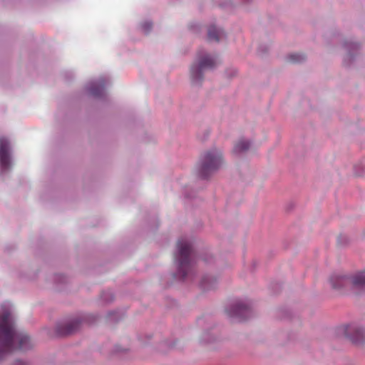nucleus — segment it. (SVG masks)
Wrapping results in <instances>:
<instances>
[{
  "label": "nucleus",
  "instance_id": "nucleus-1",
  "mask_svg": "<svg viewBox=\"0 0 365 365\" xmlns=\"http://www.w3.org/2000/svg\"><path fill=\"white\" fill-rule=\"evenodd\" d=\"M31 339L14 328L11 315L8 309L0 312V359L16 350L29 349Z\"/></svg>",
  "mask_w": 365,
  "mask_h": 365
},
{
  "label": "nucleus",
  "instance_id": "nucleus-2",
  "mask_svg": "<svg viewBox=\"0 0 365 365\" xmlns=\"http://www.w3.org/2000/svg\"><path fill=\"white\" fill-rule=\"evenodd\" d=\"M177 247L178 252L175 254V259L178 262L179 274L184 279L191 269L192 245L188 240L180 239L178 241Z\"/></svg>",
  "mask_w": 365,
  "mask_h": 365
},
{
  "label": "nucleus",
  "instance_id": "nucleus-3",
  "mask_svg": "<svg viewBox=\"0 0 365 365\" xmlns=\"http://www.w3.org/2000/svg\"><path fill=\"white\" fill-rule=\"evenodd\" d=\"M221 165L222 155L220 153L216 150H210L202 155L201 165H200V175L202 178H206L219 169Z\"/></svg>",
  "mask_w": 365,
  "mask_h": 365
},
{
  "label": "nucleus",
  "instance_id": "nucleus-4",
  "mask_svg": "<svg viewBox=\"0 0 365 365\" xmlns=\"http://www.w3.org/2000/svg\"><path fill=\"white\" fill-rule=\"evenodd\" d=\"M215 64L216 61L209 56H205L204 57L199 56L198 65L193 64V66H191V78H192V80L196 82L202 81V69L212 68Z\"/></svg>",
  "mask_w": 365,
  "mask_h": 365
},
{
  "label": "nucleus",
  "instance_id": "nucleus-5",
  "mask_svg": "<svg viewBox=\"0 0 365 365\" xmlns=\"http://www.w3.org/2000/svg\"><path fill=\"white\" fill-rule=\"evenodd\" d=\"M9 167V143L6 138H0V173L8 170Z\"/></svg>",
  "mask_w": 365,
  "mask_h": 365
},
{
  "label": "nucleus",
  "instance_id": "nucleus-6",
  "mask_svg": "<svg viewBox=\"0 0 365 365\" xmlns=\"http://www.w3.org/2000/svg\"><path fill=\"white\" fill-rule=\"evenodd\" d=\"M252 311L248 304L240 302L234 304L229 310V314L230 317H235L240 319V321L246 319L248 317H250Z\"/></svg>",
  "mask_w": 365,
  "mask_h": 365
},
{
  "label": "nucleus",
  "instance_id": "nucleus-7",
  "mask_svg": "<svg viewBox=\"0 0 365 365\" xmlns=\"http://www.w3.org/2000/svg\"><path fill=\"white\" fill-rule=\"evenodd\" d=\"M78 320H74L68 324H60L56 326V333L60 335L73 334L78 329Z\"/></svg>",
  "mask_w": 365,
  "mask_h": 365
},
{
  "label": "nucleus",
  "instance_id": "nucleus-8",
  "mask_svg": "<svg viewBox=\"0 0 365 365\" xmlns=\"http://www.w3.org/2000/svg\"><path fill=\"white\" fill-rule=\"evenodd\" d=\"M349 282V279L346 277H344L339 274H335L329 279L332 288L339 289L346 286Z\"/></svg>",
  "mask_w": 365,
  "mask_h": 365
},
{
  "label": "nucleus",
  "instance_id": "nucleus-9",
  "mask_svg": "<svg viewBox=\"0 0 365 365\" xmlns=\"http://www.w3.org/2000/svg\"><path fill=\"white\" fill-rule=\"evenodd\" d=\"M351 284L354 287L361 289L365 292V271L352 277Z\"/></svg>",
  "mask_w": 365,
  "mask_h": 365
},
{
  "label": "nucleus",
  "instance_id": "nucleus-10",
  "mask_svg": "<svg viewBox=\"0 0 365 365\" xmlns=\"http://www.w3.org/2000/svg\"><path fill=\"white\" fill-rule=\"evenodd\" d=\"M224 36V32L215 28V26H210L207 31V38L210 41L218 42L220 38Z\"/></svg>",
  "mask_w": 365,
  "mask_h": 365
},
{
  "label": "nucleus",
  "instance_id": "nucleus-11",
  "mask_svg": "<svg viewBox=\"0 0 365 365\" xmlns=\"http://www.w3.org/2000/svg\"><path fill=\"white\" fill-rule=\"evenodd\" d=\"M105 91V82L101 81L99 83H95L91 85V93L95 97H99L103 95Z\"/></svg>",
  "mask_w": 365,
  "mask_h": 365
},
{
  "label": "nucleus",
  "instance_id": "nucleus-12",
  "mask_svg": "<svg viewBox=\"0 0 365 365\" xmlns=\"http://www.w3.org/2000/svg\"><path fill=\"white\" fill-rule=\"evenodd\" d=\"M250 148L249 141L245 140H240L235 143V148H233V152L236 153H243L247 151Z\"/></svg>",
  "mask_w": 365,
  "mask_h": 365
},
{
  "label": "nucleus",
  "instance_id": "nucleus-13",
  "mask_svg": "<svg viewBox=\"0 0 365 365\" xmlns=\"http://www.w3.org/2000/svg\"><path fill=\"white\" fill-rule=\"evenodd\" d=\"M365 336V330L361 328H357L354 330V336H351V340L355 344H360L362 342Z\"/></svg>",
  "mask_w": 365,
  "mask_h": 365
},
{
  "label": "nucleus",
  "instance_id": "nucleus-14",
  "mask_svg": "<svg viewBox=\"0 0 365 365\" xmlns=\"http://www.w3.org/2000/svg\"><path fill=\"white\" fill-rule=\"evenodd\" d=\"M288 60L292 63H299L304 60V56L301 53H292L288 56Z\"/></svg>",
  "mask_w": 365,
  "mask_h": 365
},
{
  "label": "nucleus",
  "instance_id": "nucleus-15",
  "mask_svg": "<svg viewBox=\"0 0 365 365\" xmlns=\"http://www.w3.org/2000/svg\"><path fill=\"white\" fill-rule=\"evenodd\" d=\"M152 27V24L150 23H145L143 24V28L145 31H148L149 29Z\"/></svg>",
  "mask_w": 365,
  "mask_h": 365
},
{
  "label": "nucleus",
  "instance_id": "nucleus-16",
  "mask_svg": "<svg viewBox=\"0 0 365 365\" xmlns=\"http://www.w3.org/2000/svg\"><path fill=\"white\" fill-rule=\"evenodd\" d=\"M202 287L204 289H208V287L205 284V279L202 280Z\"/></svg>",
  "mask_w": 365,
  "mask_h": 365
},
{
  "label": "nucleus",
  "instance_id": "nucleus-17",
  "mask_svg": "<svg viewBox=\"0 0 365 365\" xmlns=\"http://www.w3.org/2000/svg\"><path fill=\"white\" fill-rule=\"evenodd\" d=\"M17 364H19L22 365V362L21 361H19V362H17Z\"/></svg>",
  "mask_w": 365,
  "mask_h": 365
}]
</instances>
